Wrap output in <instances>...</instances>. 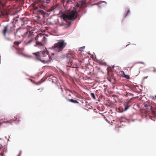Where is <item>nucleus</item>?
Returning a JSON list of instances; mask_svg holds the SVG:
<instances>
[{
	"instance_id": "b1692460",
	"label": "nucleus",
	"mask_w": 156,
	"mask_h": 156,
	"mask_svg": "<svg viewBox=\"0 0 156 156\" xmlns=\"http://www.w3.org/2000/svg\"><path fill=\"white\" fill-rule=\"evenodd\" d=\"M90 95L91 97L94 99H96L95 97L94 93H90Z\"/></svg>"
},
{
	"instance_id": "0eeeda50",
	"label": "nucleus",
	"mask_w": 156,
	"mask_h": 156,
	"mask_svg": "<svg viewBox=\"0 0 156 156\" xmlns=\"http://www.w3.org/2000/svg\"><path fill=\"white\" fill-rule=\"evenodd\" d=\"M67 57L69 58V61L70 62L71 65L73 66H76L77 64L76 62L77 60L75 58V55L72 53H68L66 55Z\"/></svg>"
},
{
	"instance_id": "39448f33",
	"label": "nucleus",
	"mask_w": 156,
	"mask_h": 156,
	"mask_svg": "<svg viewBox=\"0 0 156 156\" xmlns=\"http://www.w3.org/2000/svg\"><path fill=\"white\" fill-rule=\"evenodd\" d=\"M77 12L76 10H73L70 11L68 14L63 15V18L64 20H73L77 17Z\"/></svg>"
},
{
	"instance_id": "f8f14e48",
	"label": "nucleus",
	"mask_w": 156,
	"mask_h": 156,
	"mask_svg": "<svg viewBox=\"0 0 156 156\" xmlns=\"http://www.w3.org/2000/svg\"><path fill=\"white\" fill-rule=\"evenodd\" d=\"M144 106L148 110H151L152 109V106L149 103L144 104Z\"/></svg>"
},
{
	"instance_id": "f257e3e1",
	"label": "nucleus",
	"mask_w": 156,
	"mask_h": 156,
	"mask_svg": "<svg viewBox=\"0 0 156 156\" xmlns=\"http://www.w3.org/2000/svg\"><path fill=\"white\" fill-rule=\"evenodd\" d=\"M48 52L47 51H38L33 53L35 58L44 63H48L51 62L52 58L48 55Z\"/></svg>"
},
{
	"instance_id": "9d476101",
	"label": "nucleus",
	"mask_w": 156,
	"mask_h": 156,
	"mask_svg": "<svg viewBox=\"0 0 156 156\" xmlns=\"http://www.w3.org/2000/svg\"><path fill=\"white\" fill-rule=\"evenodd\" d=\"M65 90L66 93L67 94V96L66 97H68V98H69L71 97V91L65 88Z\"/></svg>"
},
{
	"instance_id": "2f4dec72",
	"label": "nucleus",
	"mask_w": 156,
	"mask_h": 156,
	"mask_svg": "<svg viewBox=\"0 0 156 156\" xmlns=\"http://www.w3.org/2000/svg\"><path fill=\"white\" fill-rule=\"evenodd\" d=\"M79 62L80 63H83V62H84V60L83 59L82 60H80L79 61Z\"/></svg>"
},
{
	"instance_id": "cd10ccee",
	"label": "nucleus",
	"mask_w": 156,
	"mask_h": 156,
	"mask_svg": "<svg viewBox=\"0 0 156 156\" xmlns=\"http://www.w3.org/2000/svg\"><path fill=\"white\" fill-rule=\"evenodd\" d=\"M153 72L154 73L156 72V68L153 67Z\"/></svg>"
},
{
	"instance_id": "f03ea898",
	"label": "nucleus",
	"mask_w": 156,
	"mask_h": 156,
	"mask_svg": "<svg viewBox=\"0 0 156 156\" xmlns=\"http://www.w3.org/2000/svg\"><path fill=\"white\" fill-rule=\"evenodd\" d=\"M32 34L33 32L28 31L27 29L22 27L18 28L16 31L14 32V35L16 36L19 37L22 36L23 37H27L28 38L33 35Z\"/></svg>"
},
{
	"instance_id": "72a5a7b5",
	"label": "nucleus",
	"mask_w": 156,
	"mask_h": 156,
	"mask_svg": "<svg viewBox=\"0 0 156 156\" xmlns=\"http://www.w3.org/2000/svg\"><path fill=\"white\" fill-rule=\"evenodd\" d=\"M129 94H130V95H132V96H133V94H130V93H129Z\"/></svg>"
},
{
	"instance_id": "412c9836",
	"label": "nucleus",
	"mask_w": 156,
	"mask_h": 156,
	"mask_svg": "<svg viewBox=\"0 0 156 156\" xmlns=\"http://www.w3.org/2000/svg\"><path fill=\"white\" fill-rule=\"evenodd\" d=\"M124 105L125 106V107L124 111H126L128 109V108H129L130 106L129 105H126L125 104H124Z\"/></svg>"
},
{
	"instance_id": "a211bd4d",
	"label": "nucleus",
	"mask_w": 156,
	"mask_h": 156,
	"mask_svg": "<svg viewBox=\"0 0 156 156\" xmlns=\"http://www.w3.org/2000/svg\"><path fill=\"white\" fill-rule=\"evenodd\" d=\"M16 49L17 51V52H16V53L17 54L19 55H22V53L20 51V48H16Z\"/></svg>"
},
{
	"instance_id": "c756f323",
	"label": "nucleus",
	"mask_w": 156,
	"mask_h": 156,
	"mask_svg": "<svg viewBox=\"0 0 156 156\" xmlns=\"http://www.w3.org/2000/svg\"><path fill=\"white\" fill-rule=\"evenodd\" d=\"M50 77H51L53 80H55L54 79L56 78L55 77L52 75H51L50 76Z\"/></svg>"
},
{
	"instance_id": "a878e982",
	"label": "nucleus",
	"mask_w": 156,
	"mask_h": 156,
	"mask_svg": "<svg viewBox=\"0 0 156 156\" xmlns=\"http://www.w3.org/2000/svg\"><path fill=\"white\" fill-rule=\"evenodd\" d=\"M4 4L2 3V1H0V6H2V7H4Z\"/></svg>"
},
{
	"instance_id": "4be33fe9",
	"label": "nucleus",
	"mask_w": 156,
	"mask_h": 156,
	"mask_svg": "<svg viewBox=\"0 0 156 156\" xmlns=\"http://www.w3.org/2000/svg\"><path fill=\"white\" fill-rule=\"evenodd\" d=\"M99 63L102 65H106V63L105 62H103L102 61H99Z\"/></svg>"
},
{
	"instance_id": "9b49d317",
	"label": "nucleus",
	"mask_w": 156,
	"mask_h": 156,
	"mask_svg": "<svg viewBox=\"0 0 156 156\" xmlns=\"http://www.w3.org/2000/svg\"><path fill=\"white\" fill-rule=\"evenodd\" d=\"M65 98L69 101L73 103H79V102L76 100H73L72 99H70L68 98V97H65Z\"/></svg>"
},
{
	"instance_id": "c9c22d12",
	"label": "nucleus",
	"mask_w": 156,
	"mask_h": 156,
	"mask_svg": "<svg viewBox=\"0 0 156 156\" xmlns=\"http://www.w3.org/2000/svg\"><path fill=\"white\" fill-rule=\"evenodd\" d=\"M108 80H109V81H110V82H111V80L110 79H108Z\"/></svg>"
},
{
	"instance_id": "393cba45",
	"label": "nucleus",
	"mask_w": 156,
	"mask_h": 156,
	"mask_svg": "<svg viewBox=\"0 0 156 156\" xmlns=\"http://www.w3.org/2000/svg\"><path fill=\"white\" fill-rule=\"evenodd\" d=\"M124 77L126 79H130V78L129 75H126L124 74Z\"/></svg>"
},
{
	"instance_id": "6ab92c4d",
	"label": "nucleus",
	"mask_w": 156,
	"mask_h": 156,
	"mask_svg": "<svg viewBox=\"0 0 156 156\" xmlns=\"http://www.w3.org/2000/svg\"><path fill=\"white\" fill-rule=\"evenodd\" d=\"M76 97H77L79 98H80V99H82L83 98V97H82L80 95L76 93Z\"/></svg>"
},
{
	"instance_id": "2eb2a0df",
	"label": "nucleus",
	"mask_w": 156,
	"mask_h": 156,
	"mask_svg": "<svg viewBox=\"0 0 156 156\" xmlns=\"http://www.w3.org/2000/svg\"><path fill=\"white\" fill-rule=\"evenodd\" d=\"M36 44L37 45L38 47L39 46H44V44L41 42L39 41H37L36 42Z\"/></svg>"
},
{
	"instance_id": "bb28decb",
	"label": "nucleus",
	"mask_w": 156,
	"mask_h": 156,
	"mask_svg": "<svg viewBox=\"0 0 156 156\" xmlns=\"http://www.w3.org/2000/svg\"><path fill=\"white\" fill-rule=\"evenodd\" d=\"M139 73H140L139 70V69H138L136 73H135V75H137L139 74Z\"/></svg>"
},
{
	"instance_id": "dca6fc26",
	"label": "nucleus",
	"mask_w": 156,
	"mask_h": 156,
	"mask_svg": "<svg viewBox=\"0 0 156 156\" xmlns=\"http://www.w3.org/2000/svg\"><path fill=\"white\" fill-rule=\"evenodd\" d=\"M0 156H4L3 154V149L2 147H0Z\"/></svg>"
},
{
	"instance_id": "c85d7f7f",
	"label": "nucleus",
	"mask_w": 156,
	"mask_h": 156,
	"mask_svg": "<svg viewBox=\"0 0 156 156\" xmlns=\"http://www.w3.org/2000/svg\"><path fill=\"white\" fill-rule=\"evenodd\" d=\"M43 36V41L45 40L46 39V37L44 35H42Z\"/></svg>"
},
{
	"instance_id": "7ed1b4c3",
	"label": "nucleus",
	"mask_w": 156,
	"mask_h": 156,
	"mask_svg": "<svg viewBox=\"0 0 156 156\" xmlns=\"http://www.w3.org/2000/svg\"><path fill=\"white\" fill-rule=\"evenodd\" d=\"M50 2L51 0H37L34 2L33 4L35 9H37L39 8L45 10L46 8L45 5L49 3Z\"/></svg>"
},
{
	"instance_id": "4c0bfd02",
	"label": "nucleus",
	"mask_w": 156,
	"mask_h": 156,
	"mask_svg": "<svg viewBox=\"0 0 156 156\" xmlns=\"http://www.w3.org/2000/svg\"><path fill=\"white\" fill-rule=\"evenodd\" d=\"M1 26V24H0V27Z\"/></svg>"
},
{
	"instance_id": "f3484780",
	"label": "nucleus",
	"mask_w": 156,
	"mask_h": 156,
	"mask_svg": "<svg viewBox=\"0 0 156 156\" xmlns=\"http://www.w3.org/2000/svg\"><path fill=\"white\" fill-rule=\"evenodd\" d=\"M125 11L126 12V13L124 14V17L126 16L129 13V8H127L126 9Z\"/></svg>"
},
{
	"instance_id": "7c9ffc66",
	"label": "nucleus",
	"mask_w": 156,
	"mask_h": 156,
	"mask_svg": "<svg viewBox=\"0 0 156 156\" xmlns=\"http://www.w3.org/2000/svg\"><path fill=\"white\" fill-rule=\"evenodd\" d=\"M32 39H31V40L28 41L27 42V44H30L32 41Z\"/></svg>"
},
{
	"instance_id": "5701e85b",
	"label": "nucleus",
	"mask_w": 156,
	"mask_h": 156,
	"mask_svg": "<svg viewBox=\"0 0 156 156\" xmlns=\"http://www.w3.org/2000/svg\"><path fill=\"white\" fill-rule=\"evenodd\" d=\"M85 48V46H83L81 47H80L79 49V51L81 52L83 51V49Z\"/></svg>"
},
{
	"instance_id": "e433bc0d",
	"label": "nucleus",
	"mask_w": 156,
	"mask_h": 156,
	"mask_svg": "<svg viewBox=\"0 0 156 156\" xmlns=\"http://www.w3.org/2000/svg\"><path fill=\"white\" fill-rule=\"evenodd\" d=\"M8 39V40H10V39H9V38H8V39Z\"/></svg>"
},
{
	"instance_id": "20e7f679",
	"label": "nucleus",
	"mask_w": 156,
	"mask_h": 156,
	"mask_svg": "<svg viewBox=\"0 0 156 156\" xmlns=\"http://www.w3.org/2000/svg\"><path fill=\"white\" fill-rule=\"evenodd\" d=\"M15 25L11 23L7 24L4 27V29L2 31L3 35L5 37L6 34H10L13 32H15Z\"/></svg>"
},
{
	"instance_id": "423d86ee",
	"label": "nucleus",
	"mask_w": 156,
	"mask_h": 156,
	"mask_svg": "<svg viewBox=\"0 0 156 156\" xmlns=\"http://www.w3.org/2000/svg\"><path fill=\"white\" fill-rule=\"evenodd\" d=\"M66 45L64 40H60L57 43L55 44L53 47L55 50L60 51L63 49Z\"/></svg>"
},
{
	"instance_id": "6e6552de",
	"label": "nucleus",
	"mask_w": 156,
	"mask_h": 156,
	"mask_svg": "<svg viewBox=\"0 0 156 156\" xmlns=\"http://www.w3.org/2000/svg\"><path fill=\"white\" fill-rule=\"evenodd\" d=\"M9 11L7 9H4L0 11V17L4 18L6 17L9 13Z\"/></svg>"
},
{
	"instance_id": "ddd939ff",
	"label": "nucleus",
	"mask_w": 156,
	"mask_h": 156,
	"mask_svg": "<svg viewBox=\"0 0 156 156\" xmlns=\"http://www.w3.org/2000/svg\"><path fill=\"white\" fill-rule=\"evenodd\" d=\"M95 69L99 72L103 73L100 67L98 66H96L95 67Z\"/></svg>"
},
{
	"instance_id": "1a4fd4ad",
	"label": "nucleus",
	"mask_w": 156,
	"mask_h": 156,
	"mask_svg": "<svg viewBox=\"0 0 156 156\" xmlns=\"http://www.w3.org/2000/svg\"><path fill=\"white\" fill-rule=\"evenodd\" d=\"M38 9V13L39 15H41L44 17L46 15H48V14L47 12L44 11L41 9V8H39Z\"/></svg>"
},
{
	"instance_id": "473e14b6",
	"label": "nucleus",
	"mask_w": 156,
	"mask_h": 156,
	"mask_svg": "<svg viewBox=\"0 0 156 156\" xmlns=\"http://www.w3.org/2000/svg\"><path fill=\"white\" fill-rule=\"evenodd\" d=\"M60 89H61L62 92H63V90H62V88L61 87H60Z\"/></svg>"
},
{
	"instance_id": "4468645a",
	"label": "nucleus",
	"mask_w": 156,
	"mask_h": 156,
	"mask_svg": "<svg viewBox=\"0 0 156 156\" xmlns=\"http://www.w3.org/2000/svg\"><path fill=\"white\" fill-rule=\"evenodd\" d=\"M46 79V78H44V79L43 78H42L41 80L40 81H39L36 83V84L37 85H40V84L42 83L43 82H44V81H45V80Z\"/></svg>"
},
{
	"instance_id": "f704fd0d",
	"label": "nucleus",
	"mask_w": 156,
	"mask_h": 156,
	"mask_svg": "<svg viewBox=\"0 0 156 156\" xmlns=\"http://www.w3.org/2000/svg\"><path fill=\"white\" fill-rule=\"evenodd\" d=\"M139 63H141V64H143L144 63L142 62H138Z\"/></svg>"
},
{
	"instance_id": "aec40b11",
	"label": "nucleus",
	"mask_w": 156,
	"mask_h": 156,
	"mask_svg": "<svg viewBox=\"0 0 156 156\" xmlns=\"http://www.w3.org/2000/svg\"><path fill=\"white\" fill-rule=\"evenodd\" d=\"M21 43V41H15L14 42V44L18 46Z\"/></svg>"
}]
</instances>
